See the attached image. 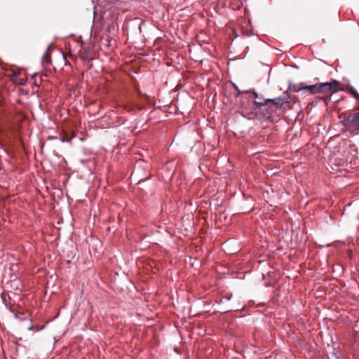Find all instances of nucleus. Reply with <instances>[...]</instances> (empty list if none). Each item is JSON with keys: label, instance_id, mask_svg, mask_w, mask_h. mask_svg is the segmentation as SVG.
Returning <instances> with one entry per match:
<instances>
[{"label": "nucleus", "instance_id": "obj_3", "mask_svg": "<svg viewBox=\"0 0 359 359\" xmlns=\"http://www.w3.org/2000/svg\"><path fill=\"white\" fill-rule=\"evenodd\" d=\"M342 125L347 131L356 133L359 130V112L350 114L341 121Z\"/></svg>", "mask_w": 359, "mask_h": 359}, {"label": "nucleus", "instance_id": "obj_12", "mask_svg": "<svg viewBox=\"0 0 359 359\" xmlns=\"http://www.w3.org/2000/svg\"><path fill=\"white\" fill-rule=\"evenodd\" d=\"M28 329H29V330H32V329H33L32 325H31Z\"/></svg>", "mask_w": 359, "mask_h": 359}, {"label": "nucleus", "instance_id": "obj_8", "mask_svg": "<svg viewBox=\"0 0 359 359\" xmlns=\"http://www.w3.org/2000/svg\"><path fill=\"white\" fill-rule=\"evenodd\" d=\"M250 94L252 93V92L250 90H245V91H241L240 90H238L236 91V97H240L241 95H242L243 94Z\"/></svg>", "mask_w": 359, "mask_h": 359}, {"label": "nucleus", "instance_id": "obj_2", "mask_svg": "<svg viewBox=\"0 0 359 359\" xmlns=\"http://www.w3.org/2000/svg\"><path fill=\"white\" fill-rule=\"evenodd\" d=\"M252 95L249 97H243L241 100V109L243 112H246L247 114H252L253 111H256L262 107H256L254 104V102H264L266 99L259 98L258 100L256 99L258 98V95L256 92L253 91Z\"/></svg>", "mask_w": 359, "mask_h": 359}, {"label": "nucleus", "instance_id": "obj_6", "mask_svg": "<svg viewBox=\"0 0 359 359\" xmlns=\"http://www.w3.org/2000/svg\"><path fill=\"white\" fill-rule=\"evenodd\" d=\"M79 57L84 63H89L92 60L90 48L89 46H83L78 53Z\"/></svg>", "mask_w": 359, "mask_h": 359}, {"label": "nucleus", "instance_id": "obj_7", "mask_svg": "<svg viewBox=\"0 0 359 359\" xmlns=\"http://www.w3.org/2000/svg\"><path fill=\"white\" fill-rule=\"evenodd\" d=\"M343 90L348 91L357 101L359 100V93L352 86L347 85Z\"/></svg>", "mask_w": 359, "mask_h": 359}, {"label": "nucleus", "instance_id": "obj_5", "mask_svg": "<svg viewBox=\"0 0 359 359\" xmlns=\"http://www.w3.org/2000/svg\"><path fill=\"white\" fill-rule=\"evenodd\" d=\"M339 82L332 80L331 82L318 83L320 93H325L331 91L339 85Z\"/></svg>", "mask_w": 359, "mask_h": 359}, {"label": "nucleus", "instance_id": "obj_11", "mask_svg": "<svg viewBox=\"0 0 359 359\" xmlns=\"http://www.w3.org/2000/svg\"><path fill=\"white\" fill-rule=\"evenodd\" d=\"M233 87H234V89H235L236 91L239 90L238 87L236 85L233 84Z\"/></svg>", "mask_w": 359, "mask_h": 359}, {"label": "nucleus", "instance_id": "obj_1", "mask_svg": "<svg viewBox=\"0 0 359 359\" xmlns=\"http://www.w3.org/2000/svg\"><path fill=\"white\" fill-rule=\"evenodd\" d=\"M290 96L287 92L274 99H266L264 102H254L256 107H264L269 112H272L276 109H281L285 103H290Z\"/></svg>", "mask_w": 359, "mask_h": 359}, {"label": "nucleus", "instance_id": "obj_13", "mask_svg": "<svg viewBox=\"0 0 359 359\" xmlns=\"http://www.w3.org/2000/svg\"><path fill=\"white\" fill-rule=\"evenodd\" d=\"M104 118H106V117H105V116H104V117H102V120L103 121Z\"/></svg>", "mask_w": 359, "mask_h": 359}, {"label": "nucleus", "instance_id": "obj_9", "mask_svg": "<svg viewBox=\"0 0 359 359\" xmlns=\"http://www.w3.org/2000/svg\"><path fill=\"white\" fill-rule=\"evenodd\" d=\"M9 310L11 311V312H12L14 314V316L16 318H18V313L16 311L12 309L11 308H9Z\"/></svg>", "mask_w": 359, "mask_h": 359}, {"label": "nucleus", "instance_id": "obj_10", "mask_svg": "<svg viewBox=\"0 0 359 359\" xmlns=\"http://www.w3.org/2000/svg\"><path fill=\"white\" fill-rule=\"evenodd\" d=\"M135 107H137V109H138L139 110L143 109V107H141V106H139V105H135Z\"/></svg>", "mask_w": 359, "mask_h": 359}, {"label": "nucleus", "instance_id": "obj_4", "mask_svg": "<svg viewBox=\"0 0 359 359\" xmlns=\"http://www.w3.org/2000/svg\"><path fill=\"white\" fill-rule=\"evenodd\" d=\"M290 88L294 92L308 91L310 95L320 93L318 83L314 85L305 86L304 83L294 84Z\"/></svg>", "mask_w": 359, "mask_h": 359}]
</instances>
